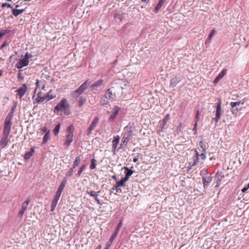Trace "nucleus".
<instances>
[{"mask_svg":"<svg viewBox=\"0 0 249 249\" xmlns=\"http://www.w3.org/2000/svg\"><path fill=\"white\" fill-rule=\"evenodd\" d=\"M129 140H130V139H128L127 138H126L123 137L122 139L121 143L120 144L121 147H122V148H123L124 147H125L126 146V145Z\"/></svg>","mask_w":249,"mask_h":249,"instance_id":"nucleus-29","label":"nucleus"},{"mask_svg":"<svg viewBox=\"0 0 249 249\" xmlns=\"http://www.w3.org/2000/svg\"><path fill=\"white\" fill-rule=\"evenodd\" d=\"M112 91L111 89H108L105 92V96L106 97V98L108 99L109 100L113 98L112 97Z\"/></svg>","mask_w":249,"mask_h":249,"instance_id":"nucleus-24","label":"nucleus"},{"mask_svg":"<svg viewBox=\"0 0 249 249\" xmlns=\"http://www.w3.org/2000/svg\"><path fill=\"white\" fill-rule=\"evenodd\" d=\"M221 101L219 100L218 103L217 104L216 108V113H215V117L213 119L217 123L220 118V116L221 115Z\"/></svg>","mask_w":249,"mask_h":249,"instance_id":"nucleus-8","label":"nucleus"},{"mask_svg":"<svg viewBox=\"0 0 249 249\" xmlns=\"http://www.w3.org/2000/svg\"><path fill=\"white\" fill-rule=\"evenodd\" d=\"M195 152L196 153V157H199L200 156V155L199 154V153H198V152L197 151V150H195Z\"/></svg>","mask_w":249,"mask_h":249,"instance_id":"nucleus-61","label":"nucleus"},{"mask_svg":"<svg viewBox=\"0 0 249 249\" xmlns=\"http://www.w3.org/2000/svg\"><path fill=\"white\" fill-rule=\"evenodd\" d=\"M205 153H204V152H203V153H202L201 154H200L199 156L200 157L201 159L203 160H204L206 159Z\"/></svg>","mask_w":249,"mask_h":249,"instance_id":"nucleus-51","label":"nucleus"},{"mask_svg":"<svg viewBox=\"0 0 249 249\" xmlns=\"http://www.w3.org/2000/svg\"><path fill=\"white\" fill-rule=\"evenodd\" d=\"M73 140V126H69L66 130V141L64 144L67 146H69Z\"/></svg>","mask_w":249,"mask_h":249,"instance_id":"nucleus-4","label":"nucleus"},{"mask_svg":"<svg viewBox=\"0 0 249 249\" xmlns=\"http://www.w3.org/2000/svg\"><path fill=\"white\" fill-rule=\"evenodd\" d=\"M70 106L67 99L63 98L54 107V112L57 114L63 112L65 115H69L70 114ZM60 115H62V113Z\"/></svg>","mask_w":249,"mask_h":249,"instance_id":"nucleus-1","label":"nucleus"},{"mask_svg":"<svg viewBox=\"0 0 249 249\" xmlns=\"http://www.w3.org/2000/svg\"><path fill=\"white\" fill-rule=\"evenodd\" d=\"M241 102H231L230 103V106L232 108H234L236 106H239L240 105Z\"/></svg>","mask_w":249,"mask_h":249,"instance_id":"nucleus-42","label":"nucleus"},{"mask_svg":"<svg viewBox=\"0 0 249 249\" xmlns=\"http://www.w3.org/2000/svg\"><path fill=\"white\" fill-rule=\"evenodd\" d=\"M66 183H67V180H66V178H64L62 180L57 191L62 192V191H63V190L65 188V186L66 184Z\"/></svg>","mask_w":249,"mask_h":249,"instance_id":"nucleus-26","label":"nucleus"},{"mask_svg":"<svg viewBox=\"0 0 249 249\" xmlns=\"http://www.w3.org/2000/svg\"><path fill=\"white\" fill-rule=\"evenodd\" d=\"M7 45V42L6 41H4V42H3V43L1 45V46L0 47V49L1 50H2L3 49V48L5 47V46H6Z\"/></svg>","mask_w":249,"mask_h":249,"instance_id":"nucleus-52","label":"nucleus"},{"mask_svg":"<svg viewBox=\"0 0 249 249\" xmlns=\"http://www.w3.org/2000/svg\"><path fill=\"white\" fill-rule=\"evenodd\" d=\"M30 202V199L28 198L22 203L21 208L18 213V215L19 217H22L23 216L24 212L27 209Z\"/></svg>","mask_w":249,"mask_h":249,"instance_id":"nucleus-10","label":"nucleus"},{"mask_svg":"<svg viewBox=\"0 0 249 249\" xmlns=\"http://www.w3.org/2000/svg\"><path fill=\"white\" fill-rule=\"evenodd\" d=\"M45 87V84H42V85L41 86L40 88L41 89H44Z\"/></svg>","mask_w":249,"mask_h":249,"instance_id":"nucleus-60","label":"nucleus"},{"mask_svg":"<svg viewBox=\"0 0 249 249\" xmlns=\"http://www.w3.org/2000/svg\"><path fill=\"white\" fill-rule=\"evenodd\" d=\"M124 169H125L127 171V172L128 171V170H130V169H129L128 167H124Z\"/></svg>","mask_w":249,"mask_h":249,"instance_id":"nucleus-63","label":"nucleus"},{"mask_svg":"<svg viewBox=\"0 0 249 249\" xmlns=\"http://www.w3.org/2000/svg\"><path fill=\"white\" fill-rule=\"evenodd\" d=\"M198 115H199V112H198V111H197V114H196V121H197V122L198 121V120L199 119Z\"/></svg>","mask_w":249,"mask_h":249,"instance_id":"nucleus-58","label":"nucleus"},{"mask_svg":"<svg viewBox=\"0 0 249 249\" xmlns=\"http://www.w3.org/2000/svg\"><path fill=\"white\" fill-rule=\"evenodd\" d=\"M89 80H86L76 90L72 92V96L76 100L80 97L84 91L87 89L88 86L89 85L88 83Z\"/></svg>","mask_w":249,"mask_h":249,"instance_id":"nucleus-3","label":"nucleus"},{"mask_svg":"<svg viewBox=\"0 0 249 249\" xmlns=\"http://www.w3.org/2000/svg\"><path fill=\"white\" fill-rule=\"evenodd\" d=\"M120 137L119 135H116L114 137V140L112 141V152L115 153L118 144L119 143Z\"/></svg>","mask_w":249,"mask_h":249,"instance_id":"nucleus-12","label":"nucleus"},{"mask_svg":"<svg viewBox=\"0 0 249 249\" xmlns=\"http://www.w3.org/2000/svg\"><path fill=\"white\" fill-rule=\"evenodd\" d=\"M112 242L113 241L109 239L106 244L105 249H108L112 244Z\"/></svg>","mask_w":249,"mask_h":249,"instance_id":"nucleus-48","label":"nucleus"},{"mask_svg":"<svg viewBox=\"0 0 249 249\" xmlns=\"http://www.w3.org/2000/svg\"><path fill=\"white\" fill-rule=\"evenodd\" d=\"M24 11V9H14V8L12 9V14L15 17H17L18 15L22 14Z\"/></svg>","mask_w":249,"mask_h":249,"instance_id":"nucleus-23","label":"nucleus"},{"mask_svg":"<svg viewBox=\"0 0 249 249\" xmlns=\"http://www.w3.org/2000/svg\"><path fill=\"white\" fill-rule=\"evenodd\" d=\"M52 90H50L47 94L44 95V101H48L55 97V95H53L52 92Z\"/></svg>","mask_w":249,"mask_h":249,"instance_id":"nucleus-17","label":"nucleus"},{"mask_svg":"<svg viewBox=\"0 0 249 249\" xmlns=\"http://www.w3.org/2000/svg\"><path fill=\"white\" fill-rule=\"evenodd\" d=\"M102 246L101 245H99L95 249H101Z\"/></svg>","mask_w":249,"mask_h":249,"instance_id":"nucleus-59","label":"nucleus"},{"mask_svg":"<svg viewBox=\"0 0 249 249\" xmlns=\"http://www.w3.org/2000/svg\"><path fill=\"white\" fill-rule=\"evenodd\" d=\"M119 232V231H117V230H115V231L113 232V234H112V235L110 237L109 239L113 241V240L115 239V238H116V236L118 234Z\"/></svg>","mask_w":249,"mask_h":249,"instance_id":"nucleus-41","label":"nucleus"},{"mask_svg":"<svg viewBox=\"0 0 249 249\" xmlns=\"http://www.w3.org/2000/svg\"><path fill=\"white\" fill-rule=\"evenodd\" d=\"M133 162H137V161H138V158H134V159H133Z\"/></svg>","mask_w":249,"mask_h":249,"instance_id":"nucleus-62","label":"nucleus"},{"mask_svg":"<svg viewBox=\"0 0 249 249\" xmlns=\"http://www.w3.org/2000/svg\"><path fill=\"white\" fill-rule=\"evenodd\" d=\"M3 130L2 137L0 140V147L1 148L5 147L9 142L8 138L10 133L12 126L3 124Z\"/></svg>","mask_w":249,"mask_h":249,"instance_id":"nucleus-2","label":"nucleus"},{"mask_svg":"<svg viewBox=\"0 0 249 249\" xmlns=\"http://www.w3.org/2000/svg\"><path fill=\"white\" fill-rule=\"evenodd\" d=\"M132 131L133 130L131 128H127L124 134L123 137L128 139H130Z\"/></svg>","mask_w":249,"mask_h":249,"instance_id":"nucleus-21","label":"nucleus"},{"mask_svg":"<svg viewBox=\"0 0 249 249\" xmlns=\"http://www.w3.org/2000/svg\"><path fill=\"white\" fill-rule=\"evenodd\" d=\"M133 171L131 170H128V171L126 173L125 177L123 178L124 180L127 181L129 177L133 174Z\"/></svg>","mask_w":249,"mask_h":249,"instance_id":"nucleus-33","label":"nucleus"},{"mask_svg":"<svg viewBox=\"0 0 249 249\" xmlns=\"http://www.w3.org/2000/svg\"><path fill=\"white\" fill-rule=\"evenodd\" d=\"M81 160V158L80 156L76 157L74 160L72 167L75 168L76 167L79 166Z\"/></svg>","mask_w":249,"mask_h":249,"instance_id":"nucleus-25","label":"nucleus"},{"mask_svg":"<svg viewBox=\"0 0 249 249\" xmlns=\"http://www.w3.org/2000/svg\"><path fill=\"white\" fill-rule=\"evenodd\" d=\"M215 33V30L214 29L212 30L211 32L209 34V35L206 40V43L210 42L212 38L214 35Z\"/></svg>","mask_w":249,"mask_h":249,"instance_id":"nucleus-31","label":"nucleus"},{"mask_svg":"<svg viewBox=\"0 0 249 249\" xmlns=\"http://www.w3.org/2000/svg\"><path fill=\"white\" fill-rule=\"evenodd\" d=\"M36 88L34 90L35 92H36L37 89L38 88H40L41 86L40 85V82L38 80H36Z\"/></svg>","mask_w":249,"mask_h":249,"instance_id":"nucleus-49","label":"nucleus"},{"mask_svg":"<svg viewBox=\"0 0 249 249\" xmlns=\"http://www.w3.org/2000/svg\"><path fill=\"white\" fill-rule=\"evenodd\" d=\"M36 102L39 103H42L44 101V96H42V93L40 91L37 94Z\"/></svg>","mask_w":249,"mask_h":249,"instance_id":"nucleus-27","label":"nucleus"},{"mask_svg":"<svg viewBox=\"0 0 249 249\" xmlns=\"http://www.w3.org/2000/svg\"><path fill=\"white\" fill-rule=\"evenodd\" d=\"M59 199V197H57V196H54L53 200L58 201Z\"/></svg>","mask_w":249,"mask_h":249,"instance_id":"nucleus-57","label":"nucleus"},{"mask_svg":"<svg viewBox=\"0 0 249 249\" xmlns=\"http://www.w3.org/2000/svg\"><path fill=\"white\" fill-rule=\"evenodd\" d=\"M85 168H86L85 164H83L82 165H81V167H80L79 171H78V172L76 175V177H80L81 176L82 173L85 170Z\"/></svg>","mask_w":249,"mask_h":249,"instance_id":"nucleus-34","label":"nucleus"},{"mask_svg":"<svg viewBox=\"0 0 249 249\" xmlns=\"http://www.w3.org/2000/svg\"><path fill=\"white\" fill-rule=\"evenodd\" d=\"M196 127H197V121H196L195 124H194V127L193 128V131H195V134L196 133Z\"/></svg>","mask_w":249,"mask_h":249,"instance_id":"nucleus-54","label":"nucleus"},{"mask_svg":"<svg viewBox=\"0 0 249 249\" xmlns=\"http://www.w3.org/2000/svg\"><path fill=\"white\" fill-rule=\"evenodd\" d=\"M246 186L248 188V189L249 188V183L246 185Z\"/></svg>","mask_w":249,"mask_h":249,"instance_id":"nucleus-64","label":"nucleus"},{"mask_svg":"<svg viewBox=\"0 0 249 249\" xmlns=\"http://www.w3.org/2000/svg\"><path fill=\"white\" fill-rule=\"evenodd\" d=\"M182 124L179 123L178 125L176 128L175 130V135L179 134L181 131Z\"/></svg>","mask_w":249,"mask_h":249,"instance_id":"nucleus-37","label":"nucleus"},{"mask_svg":"<svg viewBox=\"0 0 249 249\" xmlns=\"http://www.w3.org/2000/svg\"><path fill=\"white\" fill-rule=\"evenodd\" d=\"M15 107L16 106L12 107L4 120V124L12 126L13 123L12 120L14 116Z\"/></svg>","mask_w":249,"mask_h":249,"instance_id":"nucleus-6","label":"nucleus"},{"mask_svg":"<svg viewBox=\"0 0 249 249\" xmlns=\"http://www.w3.org/2000/svg\"><path fill=\"white\" fill-rule=\"evenodd\" d=\"M120 107L118 106H115L113 109V111L110 114V116L108 119L109 122H113L116 118V116L119 113Z\"/></svg>","mask_w":249,"mask_h":249,"instance_id":"nucleus-11","label":"nucleus"},{"mask_svg":"<svg viewBox=\"0 0 249 249\" xmlns=\"http://www.w3.org/2000/svg\"><path fill=\"white\" fill-rule=\"evenodd\" d=\"M39 130H41L42 132H46L47 131V128L46 127H43L40 128Z\"/></svg>","mask_w":249,"mask_h":249,"instance_id":"nucleus-55","label":"nucleus"},{"mask_svg":"<svg viewBox=\"0 0 249 249\" xmlns=\"http://www.w3.org/2000/svg\"><path fill=\"white\" fill-rule=\"evenodd\" d=\"M58 201L53 200L52 202V205H51V211L53 212L54 210L55 209V207H56L57 205Z\"/></svg>","mask_w":249,"mask_h":249,"instance_id":"nucleus-40","label":"nucleus"},{"mask_svg":"<svg viewBox=\"0 0 249 249\" xmlns=\"http://www.w3.org/2000/svg\"><path fill=\"white\" fill-rule=\"evenodd\" d=\"M166 0H159L158 3L155 8L154 12L157 13L163 5Z\"/></svg>","mask_w":249,"mask_h":249,"instance_id":"nucleus-20","label":"nucleus"},{"mask_svg":"<svg viewBox=\"0 0 249 249\" xmlns=\"http://www.w3.org/2000/svg\"><path fill=\"white\" fill-rule=\"evenodd\" d=\"M74 168L73 167H71L69 171L66 173V176L67 177H71L73 175V172H74Z\"/></svg>","mask_w":249,"mask_h":249,"instance_id":"nucleus-39","label":"nucleus"},{"mask_svg":"<svg viewBox=\"0 0 249 249\" xmlns=\"http://www.w3.org/2000/svg\"><path fill=\"white\" fill-rule=\"evenodd\" d=\"M122 225H123V221H122V220H121L120 221L119 223H118L115 230H117V231H119Z\"/></svg>","mask_w":249,"mask_h":249,"instance_id":"nucleus-47","label":"nucleus"},{"mask_svg":"<svg viewBox=\"0 0 249 249\" xmlns=\"http://www.w3.org/2000/svg\"><path fill=\"white\" fill-rule=\"evenodd\" d=\"M169 119H170V115L169 114H166L162 121V123L161 126V128L162 129H163L165 128V126L167 122L169 121Z\"/></svg>","mask_w":249,"mask_h":249,"instance_id":"nucleus-22","label":"nucleus"},{"mask_svg":"<svg viewBox=\"0 0 249 249\" xmlns=\"http://www.w3.org/2000/svg\"><path fill=\"white\" fill-rule=\"evenodd\" d=\"M27 90V86L25 84H24L22 86L16 90L17 92V95L19 98H21L25 94Z\"/></svg>","mask_w":249,"mask_h":249,"instance_id":"nucleus-9","label":"nucleus"},{"mask_svg":"<svg viewBox=\"0 0 249 249\" xmlns=\"http://www.w3.org/2000/svg\"><path fill=\"white\" fill-rule=\"evenodd\" d=\"M199 145H200V147L203 149V152H204V153H206V146L203 143L202 141H200L199 142Z\"/></svg>","mask_w":249,"mask_h":249,"instance_id":"nucleus-45","label":"nucleus"},{"mask_svg":"<svg viewBox=\"0 0 249 249\" xmlns=\"http://www.w3.org/2000/svg\"><path fill=\"white\" fill-rule=\"evenodd\" d=\"M124 13H122V14H116L114 16V18L116 19H119L120 21L122 20V19L124 17Z\"/></svg>","mask_w":249,"mask_h":249,"instance_id":"nucleus-30","label":"nucleus"},{"mask_svg":"<svg viewBox=\"0 0 249 249\" xmlns=\"http://www.w3.org/2000/svg\"><path fill=\"white\" fill-rule=\"evenodd\" d=\"M203 183L204 188L207 187L212 180V177L211 176H206L203 178Z\"/></svg>","mask_w":249,"mask_h":249,"instance_id":"nucleus-16","label":"nucleus"},{"mask_svg":"<svg viewBox=\"0 0 249 249\" xmlns=\"http://www.w3.org/2000/svg\"><path fill=\"white\" fill-rule=\"evenodd\" d=\"M126 180H124V178H122L121 180L116 181V184L120 186L124 187L126 186L125 182Z\"/></svg>","mask_w":249,"mask_h":249,"instance_id":"nucleus-32","label":"nucleus"},{"mask_svg":"<svg viewBox=\"0 0 249 249\" xmlns=\"http://www.w3.org/2000/svg\"><path fill=\"white\" fill-rule=\"evenodd\" d=\"M34 152H35V148L34 147L31 148L29 152H26L25 154V155L24 156V158L26 160L29 159L32 156V155H33Z\"/></svg>","mask_w":249,"mask_h":249,"instance_id":"nucleus-19","label":"nucleus"},{"mask_svg":"<svg viewBox=\"0 0 249 249\" xmlns=\"http://www.w3.org/2000/svg\"><path fill=\"white\" fill-rule=\"evenodd\" d=\"M6 6L8 7V8H10L12 9L13 8V7L12 6V5L10 4H9V3H4L2 4V5H1L2 7H6Z\"/></svg>","mask_w":249,"mask_h":249,"instance_id":"nucleus-50","label":"nucleus"},{"mask_svg":"<svg viewBox=\"0 0 249 249\" xmlns=\"http://www.w3.org/2000/svg\"><path fill=\"white\" fill-rule=\"evenodd\" d=\"M193 160H194V162L192 163V164L191 165L192 166H195L199 162L198 157H196L195 158H194Z\"/></svg>","mask_w":249,"mask_h":249,"instance_id":"nucleus-46","label":"nucleus"},{"mask_svg":"<svg viewBox=\"0 0 249 249\" xmlns=\"http://www.w3.org/2000/svg\"><path fill=\"white\" fill-rule=\"evenodd\" d=\"M227 70L226 69L223 70L218 74V75L215 79L214 82L215 83L218 82L226 74Z\"/></svg>","mask_w":249,"mask_h":249,"instance_id":"nucleus-18","label":"nucleus"},{"mask_svg":"<svg viewBox=\"0 0 249 249\" xmlns=\"http://www.w3.org/2000/svg\"><path fill=\"white\" fill-rule=\"evenodd\" d=\"M248 189V188L246 186H245L242 189V192H245Z\"/></svg>","mask_w":249,"mask_h":249,"instance_id":"nucleus-56","label":"nucleus"},{"mask_svg":"<svg viewBox=\"0 0 249 249\" xmlns=\"http://www.w3.org/2000/svg\"><path fill=\"white\" fill-rule=\"evenodd\" d=\"M60 128V124H57L54 127V128L53 130V133L56 136L59 133V130Z\"/></svg>","mask_w":249,"mask_h":249,"instance_id":"nucleus-35","label":"nucleus"},{"mask_svg":"<svg viewBox=\"0 0 249 249\" xmlns=\"http://www.w3.org/2000/svg\"><path fill=\"white\" fill-rule=\"evenodd\" d=\"M181 78L180 76H175L171 79L170 86L174 88L181 81Z\"/></svg>","mask_w":249,"mask_h":249,"instance_id":"nucleus-15","label":"nucleus"},{"mask_svg":"<svg viewBox=\"0 0 249 249\" xmlns=\"http://www.w3.org/2000/svg\"><path fill=\"white\" fill-rule=\"evenodd\" d=\"M100 193V191L98 192H94L93 191H87V193L89 194L90 196L93 197L97 202V203L99 204H101L100 201L98 197V196H99V194Z\"/></svg>","mask_w":249,"mask_h":249,"instance_id":"nucleus-13","label":"nucleus"},{"mask_svg":"<svg viewBox=\"0 0 249 249\" xmlns=\"http://www.w3.org/2000/svg\"><path fill=\"white\" fill-rule=\"evenodd\" d=\"M29 53H26L24 56L19 60V61L17 63L16 67L18 69H20L24 67L27 66L29 64Z\"/></svg>","mask_w":249,"mask_h":249,"instance_id":"nucleus-5","label":"nucleus"},{"mask_svg":"<svg viewBox=\"0 0 249 249\" xmlns=\"http://www.w3.org/2000/svg\"><path fill=\"white\" fill-rule=\"evenodd\" d=\"M104 80L103 79H100L94 83L90 86L91 90H96L98 89L103 84Z\"/></svg>","mask_w":249,"mask_h":249,"instance_id":"nucleus-14","label":"nucleus"},{"mask_svg":"<svg viewBox=\"0 0 249 249\" xmlns=\"http://www.w3.org/2000/svg\"><path fill=\"white\" fill-rule=\"evenodd\" d=\"M50 138V130L47 131L44 135L43 139V143L45 144L46 143Z\"/></svg>","mask_w":249,"mask_h":249,"instance_id":"nucleus-28","label":"nucleus"},{"mask_svg":"<svg viewBox=\"0 0 249 249\" xmlns=\"http://www.w3.org/2000/svg\"><path fill=\"white\" fill-rule=\"evenodd\" d=\"M61 194H62V192H60V191H57L55 195V196H57V197H58L60 198L61 195Z\"/></svg>","mask_w":249,"mask_h":249,"instance_id":"nucleus-53","label":"nucleus"},{"mask_svg":"<svg viewBox=\"0 0 249 249\" xmlns=\"http://www.w3.org/2000/svg\"><path fill=\"white\" fill-rule=\"evenodd\" d=\"M86 102V99H84L82 96L79 98V106L81 107Z\"/></svg>","mask_w":249,"mask_h":249,"instance_id":"nucleus-43","label":"nucleus"},{"mask_svg":"<svg viewBox=\"0 0 249 249\" xmlns=\"http://www.w3.org/2000/svg\"><path fill=\"white\" fill-rule=\"evenodd\" d=\"M99 121V118L98 117H96L93 119L87 129V135H89L91 134L92 131L96 127Z\"/></svg>","mask_w":249,"mask_h":249,"instance_id":"nucleus-7","label":"nucleus"},{"mask_svg":"<svg viewBox=\"0 0 249 249\" xmlns=\"http://www.w3.org/2000/svg\"><path fill=\"white\" fill-rule=\"evenodd\" d=\"M109 100H110L106 98V97L104 96V98L101 100V104L102 105H107L109 103Z\"/></svg>","mask_w":249,"mask_h":249,"instance_id":"nucleus-38","label":"nucleus"},{"mask_svg":"<svg viewBox=\"0 0 249 249\" xmlns=\"http://www.w3.org/2000/svg\"><path fill=\"white\" fill-rule=\"evenodd\" d=\"M96 160L95 159H92L91 160V164L90 165V169L93 170L96 168Z\"/></svg>","mask_w":249,"mask_h":249,"instance_id":"nucleus-36","label":"nucleus"},{"mask_svg":"<svg viewBox=\"0 0 249 249\" xmlns=\"http://www.w3.org/2000/svg\"><path fill=\"white\" fill-rule=\"evenodd\" d=\"M113 190H116V192L118 193H121L122 192V189L120 188V187L116 184V185L112 188Z\"/></svg>","mask_w":249,"mask_h":249,"instance_id":"nucleus-44","label":"nucleus"}]
</instances>
